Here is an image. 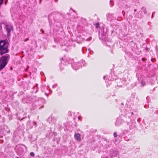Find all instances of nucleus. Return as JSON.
Wrapping results in <instances>:
<instances>
[{"mask_svg": "<svg viewBox=\"0 0 158 158\" xmlns=\"http://www.w3.org/2000/svg\"><path fill=\"white\" fill-rule=\"evenodd\" d=\"M30 155L31 156L34 157L35 156V154L33 152H31L30 153Z\"/></svg>", "mask_w": 158, "mask_h": 158, "instance_id": "0eeeda50", "label": "nucleus"}, {"mask_svg": "<svg viewBox=\"0 0 158 158\" xmlns=\"http://www.w3.org/2000/svg\"><path fill=\"white\" fill-rule=\"evenodd\" d=\"M81 116H78V118L79 120H80V119H81Z\"/></svg>", "mask_w": 158, "mask_h": 158, "instance_id": "9d476101", "label": "nucleus"}, {"mask_svg": "<svg viewBox=\"0 0 158 158\" xmlns=\"http://www.w3.org/2000/svg\"><path fill=\"white\" fill-rule=\"evenodd\" d=\"M114 137H116L117 136V133L115 132L114 133Z\"/></svg>", "mask_w": 158, "mask_h": 158, "instance_id": "6e6552de", "label": "nucleus"}, {"mask_svg": "<svg viewBox=\"0 0 158 158\" xmlns=\"http://www.w3.org/2000/svg\"><path fill=\"white\" fill-rule=\"evenodd\" d=\"M8 44L5 41L0 42V53L1 55L8 52Z\"/></svg>", "mask_w": 158, "mask_h": 158, "instance_id": "f257e3e1", "label": "nucleus"}, {"mask_svg": "<svg viewBox=\"0 0 158 158\" xmlns=\"http://www.w3.org/2000/svg\"><path fill=\"white\" fill-rule=\"evenodd\" d=\"M8 57L4 56L0 59V71L3 69L6 66L8 62Z\"/></svg>", "mask_w": 158, "mask_h": 158, "instance_id": "f03ea898", "label": "nucleus"}, {"mask_svg": "<svg viewBox=\"0 0 158 158\" xmlns=\"http://www.w3.org/2000/svg\"><path fill=\"white\" fill-rule=\"evenodd\" d=\"M3 2V0H0V6L2 4Z\"/></svg>", "mask_w": 158, "mask_h": 158, "instance_id": "1a4fd4ad", "label": "nucleus"}, {"mask_svg": "<svg viewBox=\"0 0 158 158\" xmlns=\"http://www.w3.org/2000/svg\"><path fill=\"white\" fill-rule=\"evenodd\" d=\"M2 27L4 28L6 30H11L12 29V27L10 24L0 23V29H2Z\"/></svg>", "mask_w": 158, "mask_h": 158, "instance_id": "7ed1b4c3", "label": "nucleus"}, {"mask_svg": "<svg viewBox=\"0 0 158 158\" xmlns=\"http://www.w3.org/2000/svg\"><path fill=\"white\" fill-rule=\"evenodd\" d=\"M74 137L75 139L78 141H80L81 140L80 135L79 133L75 134L74 135Z\"/></svg>", "mask_w": 158, "mask_h": 158, "instance_id": "39448f33", "label": "nucleus"}, {"mask_svg": "<svg viewBox=\"0 0 158 158\" xmlns=\"http://www.w3.org/2000/svg\"><path fill=\"white\" fill-rule=\"evenodd\" d=\"M136 11V9H135L134 10V11L135 12V11Z\"/></svg>", "mask_w": 158, "mask_h": 158, "instance_id": "4468645a", "label": "nucleus"}, {"mask_svg": "<svg viewBox=\"0 0 158 158\" xmlns=\"http://www.w3.org/2000/svg\"><path fill=\"white\" fill-rule=\"evenodd\" d=\"M146 14L147 13L146 8L145 7H142L141 9Z\"/></svg>", "mask_w": 158, "mask_h": 158, "instance_id": "423d86ee", "label": "nucleus"}, {"mask_svg": "<svg viewBox=\"0 0 158 158\" xmlns=\"http://www.w3.org/2000/svg\"><path fill=\"white\" fill-rule=\"evenodd\" d=\"M94 25L95 26V28L96 29L100 30L104 29V25L102 23H94Z\"/></svg>", "mask_w": 158, "mask_h": 158, "instance_id": "20e7f679", "label": "nucleus"}, {"mask_svg": "<svg viewBox=\"0 0 158 158\" xmlns=\"http://www.w3.org/2000/svg\"><path fill=\"white\" fill-rule=\"evenodd\" d=\"M105 158H108L107 157H106Z\"/></svg>", "mask_w": 158, "mask_h": 158, "instance_id": "2eb2a0df", "label": "nucleus"}, {"mask_svg": "<svg viewBox=\"0 0 158 158\" xmlns=\"http://www.w3.org/2000/svg\"><path fill=\"white\" fill-rule=\"evenodd\" d=\"M10 30H8V34H9L10 33Z\"/></svg>", "mask_w": 158, "mask_h": 158, "instance_id": "f8f14e48", "label": "nucleus"}, {"mask_svg": "<svg viewBox=\"0 0 158 158\" xmlns=\"http://www.w3.org/2000/svg\"><path fill=\"white\" fill-rule=\"evenodd\" d=\"M16 158H19V157H16Z\"/></svg>", "mask_w": 158, "mask_h": 158, "instance_id": "dca6fc26", "label": "nucleus"}, {"mask_svg": "<svg viewBox=\"0 0 158 158\" xmlns=\"http://www.w3.org/2000/svg\"><path fill=\"white\" fill-rule=\"evenodd\" d=\"M142 60H143V61H145V59L144 58H142Z\"/></svg>", "mask_w": 158, "mask_h": 158, "instance_id": "ddd939ff", "label": "nucleus"}, {"mask_svg": "<svg viewBox=\"0 0 158 158\" xmlns=\"http://www.w3.org/2000/svg\"><path fill=\"white\" fill-rule=\"evenodd\" d=\"M28 40H29V38H28L27 39H26V40H25L24 41L26 42V41H27Z\"/></svg>", "mask_w": 158, "mask_h": 158, "instance_id": "9b49d317", "label": "nucleus"}]
</instances>
